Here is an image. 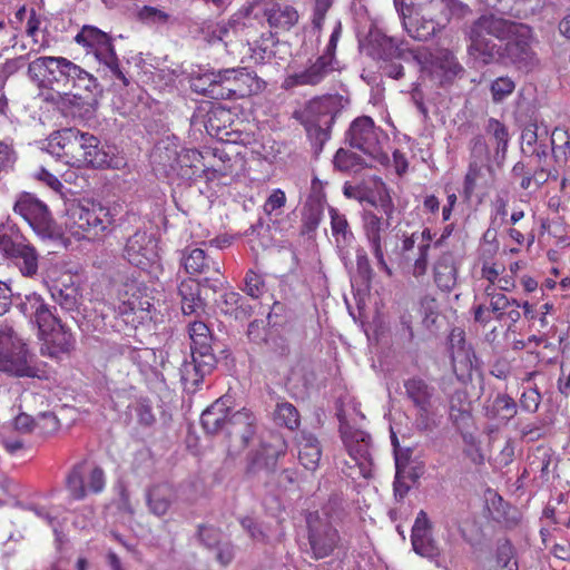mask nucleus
Masks as SVG:
<instances>
[{
  "label": "nucleus",
  "mask_w": 570,
  "mask_h": 570,
  "mask_svg": "<svg viewBox=\"0 0 570 570\" xmlns=\"http://www.w3.org/2000/svg\"><path fill=\"white\" fill-rule=\"evenodd\" d=\"M469 38L471 55L484 65L503 58L519 69L528 70L538 62L532 48V30L527 24L485 14L472 23Z\"/></svg>",
  "instance_id": "f257e3e1"
},
{
  "label": "nucleus",
  "mask_w": 570,
  "mask_h": 570,
  "mask_svg": "<svg viewBox=\"0 0 570 570\" xmlns=\"http://www.w3.org/2000/svg\"><path fill=\"white\" fill-rule=\"evenodd\" d=\"M362 228L376 266L389 277L393 275L389 261L399 255L400 234L391 230V222L375 212L364 210Z\"/></svg>",
  "instance_id": "f03ea898"
},
{
  "label": "nucleus",
  "mask_w": 570,
  "mask_h": 570,
  "mask_svg": "<svg viewBox=\"0 0 570 570\" xmlns=\"http://www.w3.org/2000/svg\"><path fill=\"white\" fill-rule=\"evenodd\" d=\"M115 223V214L100 203L71 204L65 217L67 232L77 239L97 237Z\"/></svg>",
  "instance_id": "7ed1b4c3"
},
{
  "label": "nucleus",
  "mask_w": 570,
  "mask_h": 570,
  "mask_svg": "<svg viewBox=\"0 0 570 570\" xmlns=\"http://www.w3.org/2000/svg\"><path fill=\"white\" fill-rule=\"evenodd\" d=\"M75 42L81 46L87 55H91L111 77L120 80L124 86H128L129 80L120 68L114 39L110 35L95 26L85 24L76 35Z\"/></svg>",
  "instance_id": "20e7f679"
},
{
  "label": "nucleus",
  "mask_w": 570,
  "mask_h": 570,
  "mask_svg": "<svg viewBox=\"0 0 570 570\" xmlns=\"http://www.w3.org/2000/svg\"><path fill=\"white\" fill-rule=\"evenodd\" d=\"M387 140L389 137L384 130L377 127L368 116L354 119L345 134V141L351 148L362 151L368 160L380 165L389 163V156L384 151Z\"/></svg>",
  "instance_id": "39448f33"
},
{
  "label": "nucleus",
  "mask_w": 570,
  "mask_h": 570,
  "mask_svg": "<svg viewBox=\"0 0 570 570\" xmlns=\"http://www.w3.org/2000/svg\"><path fill=\"white\" fill-rule=\"evenodd\" d=\"M32 356L26 343L11 327L0 330V371L16 376L37 375V368L32 366Z\"/></svg>",
  "instance_id": "423d86ee"
},
{
  "label": "nucleus",
  "mask_w": 570,
  "mask_h": 570,
  "mask_svg": "<svg viewBox=\"0 0 570 570\" xmlns=\"http://www.w3.org/2000/svg\"><path fill=\"white\" fill-rule=\"evenodd\" d=\"M184 269L189 275L203 276V286L218 292L224 288L226 279L223 273V263L198 247H186L180 257Z\"/></svg>",
  "instance_id": "0eeeda50"
},
{
  "label": "nucleus",
  "mask_w": 570,
  "mask_h": 570,
  "mask_svg": "<svg viewBox=\"0 0 570 570\" xmlns=\"http://www.w3.org/2000/svg\"><path fill=\"white\" fill-rule=\"evenodd\" d=\"M67 164L75 167L100 168L109 164V155L104 150L100 140L75 128L73 137L69 139Z\"/></svg>",
  "instance_id": "6e6552de"
},
{
  "label": "nucleus",
  "mask_w": 570,
  "mask_h": 570,
  "mask_svg": "<svg viewBox=\"0 0 570 570\" xmlns=\"http://www.w3.org/2000/svg\"><path fill=\"white\" fill-rule=\"evenodd\" d=\"M48 62L47 83L51 90L55 86L70 85L78 89H90L97 86V79L91 73L65 57H49Z\"/></svg>",
  "instance_id": "1a4fd4ad"
},
{
  "label": "nucleus",
  "mask_w": 570,
  "mask_h": 570,
  "mask_svg": "<svg viewBox=\"0 0 570 570\" xmlns=\"http://www.w3.org/2000/svg\"><path fill=\"white\" fill-rule=\"evenodd\" d=\"M13 210L21 216L29 226L41 237H50L53 234V219L48 206L30 193L18 196Z\"/></svg>",
  "instance_id": "9d476101"
},
{
  "label": "nucleus",
  "mask_w": 570,
  "mask_h": 570,
  "mask_svg": "<svg viewBox=\"0 0 570 570\" xmlns=\"http://www.w3.org/2000/svg\"><path fill=\"white\" fill-rule=\"evenodd\" d=\"M219 85L210 90L213 99H237L252 95L258 89L255 76L245 68L220 70Z\"/></svg>",
  "instance_id": "9b49d317"
},
{
  "label": "nucleus",
  "mask_w": 570,
  "mask_h": 570,
  "mask_svg": "<svg viewBox=\"0 0 570 570\" xmlns=\"http://www.w3.org/2000/svg\"><path fill=\"white\" fill-rule=\"evenodd\" d=\"M98 89L99 85L97 83L95 88L82 89L83 95L70 91H51L46 96V100L53 102L66 115L89 119L95 115L98 106Z\"/></svg>",
  "instance_id": "f8f14e48"
},
{
  "label": "nucleus",
  "mask_w": 570,
  "mask_h": 570,
  "mask_svg": "<svg viewBox=\"0 0 570 570\" xmlns=\"http://www.w3.org/2000/svg\"><path fill=\"white\" fill-rule=\"evenodd\" d=\"M225 433L229 439L228 455H238L256 434L255 415L246 409L233 412Z\"/></svg>",
  "instance_id": "ddd939ff"
},
{
  "label": "nucleus",
  "mask_w": 570,
  "mask_h": 570,
  "mask_svg": "<svg viewBox=\"0 0 570 570\" xmlns=\"http://www.w3.org/2000/svg\"><path fill=\"white\" fill-rule=\"evenodd\" d=\"M308 541L311 550L316 559L330 556L336 548L340 537L327 519H322L317 513L307 517Z\"/></svg>",
  "instance_id": "4468645a"
},
{
  "label": "nucleus",
  "mask_w": 570,
  "mask_h": 570,
  "mask_svg": "<svg viewBox=\"0 0 570 570\" xmlns=\"http://www.w3.org/2000/svg\"><path fill=\"white\" fill-rule=\"evenodd\" d=\"M48 326L39 327V337L42 341L40 352L42 355L57 357L61 353H68L73 348L75 340L71 332L53 315V322Z\"/></svg>",
  "instance_id": "2eb2a0df"
},
{
  "label": "nucleus",
  "mask_w": 570,
  "mask_h": 570,
  "mask_svg": "<svg viewBox=\"0 0 570 570\" xmlns=\"http://www.w3.org/2000/svg\"><path fill=\"white\" fill-rule=\"evenodd\" d=\"M414 59L421 65L423 70L431 75L442 76L449 81L463 71L454 55L448 49H438L435 52L417 51Z\"/></svg>",
  "instance_id": "dca6fc26"
},
{
  "label": "nucleus",
  "mask_w": 570,
  "mask_h": 570,
  "mask_svg": "<svg viewBox=\"0 0 570 570\" xmlns=\"http://www.w3.org/2000/svg\"><path fill=\"white\" fill-rule=\"evenodd\" d=\"M343 441L354 465L358 468L360 475L368 479L373 473V459L371 453V436L363 431L344 433Z\"/></svg>",
  "instance_id": "f3484780"
},
{
  "label": "nucleus",
  "mask_w": 570,
  "mask_h": 570,
  "mask_svg": "<svg viewBox=\"0 0 570 570\" xmlns=\"http://www.w3.org/2000/svg\"><path fill=\"white\" fill-rule=\"evenodd\" d=\"M124 257L138 268H147L157 258L155 239L146 232L137 230L127 239Z\"/></svg>",
  "instance_id": "a211bd4d"
},
{
  "label": "nucleus",
  "mask_w": 570,
  "mask_h": 570,
  "mask_svg": "<svg viewBox=\"0 0 570 570\" xmlns=\"http://www.w3.org/2000/svg\"><path fill=\"white\" fill-rule=\"evenodd\" d=\"M342 108V99L340 96H323L313 99L307 106L309 121L318 127L321 135L327 138L337 114Z\"/></svg>",
  "instance_id": "6ab92c4d"
},
{
  "label": "nucleus",
  "mask_w": 570,
  "mask_h": 570,
  "mask_svg": "<svg viewBox=\"0 0 570 570\" xmlns=\"http://www.w3.org/2000/svg\"><path fill=\"white\" fill-rule=\"evenodd\" d=\"M367 52L372 58L383 61H391L396 58L406 60L409 57L414 59L416 53V51L405 48L403 41L387 37L380 31L370 35Z\"/></svg>",
  "instance_id": "aec40b11"
},
{
  "label": "nucleus",
  "mask_w": 570,
  "mask_h": 570,
  "mask_svg": "<svg viewBox=\"0 0 570 570\" xmlns=\"http://www.w3.org/2000/svg\"><path fill=\"white\" fill-rule=\"evenodd\" d=\"M411 541L413 550L429 559L440 556V548L432 537V524L424 510L419 511L412 527Z\"/></svg>",
  "instance_id": "412c9836"
},
{
  "label": "nucleus",
  "mask_w": 570,
  "mask_h": 570,
  "mask_svg": "<svg viewBox=\"0 0 570 570\" xmlns=\"http://www.w3.org/2000/svg\"><path fill=\"white\" fill-rule=\"evenodd\" d=\"M216 363L215 356L191 354V361L184 362L179 368L184 389L188 392H195L204 377L213 372Z\"/></svg>",
  "instance_id": "4be33fe9"
},
{
  "label": "nucleus",
  "mask_w": 570,
  "mask_h": 570,
  "mask_svg": "<svg viewBox=\"0 0 570 570\" xmlns=\"http://www.w3.org/2000/svg\"><path fill=\"white\" fill-rule=\"evenodd\" d=\"M176 501V490L169 483H157L146 490L148 511L157 518L167 515Z\"/></svg>",
  "instance_id": "5701e85b"
},
{
  "label": "nucleus",
  "mask_w": 570,
  "mask_h": 570,
  "mask_svg": "<svg viewBox=\"0 0 570 570\" xmlns=\"http://www.w3.org/2000/svg\"><path fill=\"white\" fill-rule=\"evenodd\" d=\"M229 403V397H219L202 413L200 423L208 434L226 432L227 423L233 414Z\"/></svg>",
  "instance_id": "b1692460"
},
{
  "label": "nucleus",
  "mask_w": 570,
  "mask_h": 570,
  "mask_svg": "<svg viewBox=\"0 0 570 570\" xmlns=\"http://www.w3.org/2000/svg\"><path fill=\"white\" fill-rule=\"evenodd\" d=\"M403 27L411 38L425 41L444 26L440 20L436 9H432L420 16H414L412 19H405Z\"/></svg>",
  "instance_id": "393cba45"
},
{
  "label": "nucleus",
  "mask_w": 570,
  "mask_h": 570,
  "mask_svg": "<svg viewBox=\"0 0 570 570\" xmlns=\"http://www.w3.org/2000/svg\"><path fill=\"white\" fill-rule=\"evenodd\" d=\"M451 355L453 371L460 380H463L471 373L475 355L461 332L451 334Z\"/></svg>",
  "instance_id": "a878e982"
},
{
  "label": "nucleus",
  "mask_w": 570,
  "mask_h": 570,
  "mask_svg": "<svg viewBox=\"0 0 570 570\" xmlns=\"http://www.w3.org/2000/svg\"><path fill=\"white\" fill-rule=\"evenodd\" d=\"M37 327H47L48 322H53V312L45 299L36 293L26 295L17 306Z\"/></svg>",
  "instance_id": "bb28decb"
},
{
  "label": "nucleus",
  "mask_w": 570,
  "mask_h": 570,
  "mask_svg": "<svg viewBox=\"0 0 570 570\" xmlns=\"http://www.w3.org/2000/svg\"><path fill=\"white\" fill-rule=\"evenodd\" d=\"M23 277L36 278L39 272V254L36 247L26 238L22 244L8 257Z\"/></svg>",
  "instance_id": "cd10ccee"
},
{
  "label": "nucleus",
  "mask_w": 570,
  "mask_h": 570,
  "mask_svg": "<svg viewBox=\"0 0 570 570\" xmlns=\"http://www.w3.org/2000/svg\"><path fill=\"white\" fill-rule=\"evenodd\" d=\"M459 265L451 253H443L434 263L433 276L436 286L443 292H451L458 284Z\"/></svg>",
  "instance_id": "c85d7f7f"
},
{
  "label": "nucleus",
  "mask_w": 570,
  "mask_h": 570,
  "mask_svg": "<svg viewBox=\"0 0 570 570\" xmlns=\"http://www.w3.org/2000/svg\"><path fill=\"white\" fill-rule=\"evenodd\" d=\"M200 286L203 281L195 278H185L177 286V295L180 298L181 312L184 315H193L204 312L205 303L200 297Z\"/></svg>",
  "instance_id": "c756f323"
},
{
  "label": "nucleus",
  "mask_w": 570,
  "mask_h": 570,
  "mask_svg": "<svg viewBox=\"0 0 570 570\" xmlns=\"http://www.w3.org/2000/svg\"><path fill=\"white\" fill-rule=\"evenodd\" d=\"M333 71L334 66L328 62L327 56H320L304 70L291 76L289 81L295 86H316Z\"/></svg>",
  "instance_id": "7c9ffc66"
},
{
  "label": "nucleus",
  "mask_w": 570,
  "mask_h": 570,
  "mask_svg": "<svg viewBox=\"0 0 570 570\" xmlns=\"http://www.w3.org/2000/svg\"><path fill=\"white\" fill-rule=\"evenodd\" d=\"M298 460L301 464L309 471H315L318 468L322 449L318 440L309 434L303 432L297 441Z\"/></svg>",
  "instance_id": "2f4dec72"
},
{
  "label": "nucleus",
  "mask_w": 570,
  "mask_h": 570,
  "mask_svg": "<svg viewBox=\"0 0 570 570\" xmlns=\"http://www.w3.org/2000/svg\"><path fill=\"white\" fill-rule=\"evenodd\" d=\"M490 144L494 147V161L500 166L503 164L509 145V132L505 125L499 120L491 118L485 127Z\"/></svg>",
  "instance_id": "473e14b6"
},
{
  "label": "nucleus",
  "mask_w": 570,
  "mask_h": 570,
  "mask_svg": "<svg viewBox=\"0 0 570 570\" xmlns=\"http://www.w3.org/2000/svg\"><path fill=\"white\" fill-rule=\"evenodd\" d=\"M405 393L407 397L414 403L419 410L432 407V396L434 389L430 386L424 380L412 377L404 383Z\"/></svg>",
  "instance_id": "72a5a7b5"
},
{
  "label": "nucleus",
  "mask_w": 570,
  "mask_h": 570,
  "mask_svg": "<svg viewBox=\"0 0 570 570\" xmlns=\"http://www.w3.org/2000/svg\"><path fill=\"white\" fill-rule=\"evenodd\" d=\"M331 229L335 238L336 247L340 252L351 246L354 240V234L350 228L345 215L341 214L336 208L330 207Z\"/></svg>",
  "instance_id": "f704fd0d"
},
{
  "label": "nucleus",
  "mask_w": 570,
  "mask_h": 570,
  "mask_svg": "<svg viewBox=\"0 0 570 570\" xmlns=\"http://www.w3.org/2000/svg\"><path fill=\"white\" fill-rule=\"evenodd\" d=\"M335 169L346 174H357L364 168L373 167L374 161L344 148H340L333 159Z\"/></svg>",
  "instance_id": "c9c22d12"
},
{
  "label": "nucleus",
  "mask_w": 570,
  "mask_h": 570,
  "mask_svg": "<svg viewBox=\"0 0 570 570\" xmlns=\"http://www.w3.org/2000/svg\"><path fill=\"white\" fill-rule=\"evenodd\" d=\"M271 27L288 30L298 20V13L292 6L273 4L265 12Z\"/></svg>",
  "instance_id": "e433bc0d"
},
{
  "label": "nucleus",
  "mask_w": 570,
  "mask_h": 570,
  "mask_svg": "<svg viewBox=\"0 0 570 570\" xmlns=\"http://www.w3.org/2000/svg\"><path fill=\"white\" fill-rule=\"evenodd\" d=\"M484 169L490 170L487 164L471 160L463 183V195L470 199L476 188L485 185Z\"/></svg>",
  "instance_id": "4c0bfd02"
},
{
  "label": "nucleus",
  "mask_w": 570,
  "mask_h": 570,
  "mask_svg": "<svg viewBox=\"0 0 570 570\" xmlns=\"http://www.w3.org/2000/svg\"><path fill=\"white\" fill-rule=\"evenodd\" d=\"M218 307L222 313L233 316L235 320L246 318L250 314V307L245 305L243 296L235 292L225 293Z\"/></svg>",
  "instance_id": "58836bf2"
},
{
  "label": "nucleus",
  "mask_w": 570,
  "mask_h": 570,
  "mask_svg": "<svg viewBox=\"0 0 570 570\" xmlns=\"http://www.w3.org/2000/svg\"><path fill=\"white\" fill-rule=\"evenodd\" d=\"M26 237L12 224H0V254L7 259L18 248Z\"/></svg>",
  "instance_id": "ea45409f"
},
{
  "label": "nucleus",
  "mask_w": 570,
  "mask_h": 570,
  "mask_svg": "<svg viewBox=\"0 0 570 570\" xmlns=\"http://www.w3.org/2000/svg\"><path fill=\"white\" fill-rule=\"evenodd\" d=\"M396 11L399 12L402 21L412 19L414 16H420L429 10L436 9L438 2L435 0H393Z\"/></svg>",
  "instance_id": "a19ab883"
},
{
  "label": "nucleus",
  "mask_w": 570,
  "mask_h": 570,
  "mask_svg": "<svg viewBox=\"0 0 570 570\" xmlns=\"http://www.w3.org/2000/svg\"><path fill=\"white\" fill-rule=\"evenodd\" d=\"M517 414V403L508 394H498L493 401L492 407L487 409L485 415L489 419L500 417L508 422Z\"/></svg>",
  "instance_id": "79ce46f5"
},
{
  "label": "nucleus",
  "mask_w": 570,
  "mask_h": 570,
  "mask_svg": "<svg viewBox=\"0 0 570 570\" xmlns=\"http://www.w3.org/2000/svg\"><path fill=\"white\" fill-rule=\"evenodd\" d=\"M86 464V461H82L73 465L66 479L67 489L75 500H82L87 494L83 479Z\"/></svg>",
  "instance_id": "37998d69"
},
{
  "label": "nucleus",
  "mask_w": 570,
  "mask_h": 570,
  "mask_svg": "<svg viewBox=\"0 0 570 570\" xmlns=\"http://www.w3.org/2000/svg\"><path fill=\"white\" fill-rule=\"evenodd\" d=\"M567 132L563 130L554 129L550 137L541 139L537 146L532 148L533 151H527V156L537 159L539 165H543L548 159L550 151L554 149V142L557 139H566Z\"/></svg>",
  "instance_id": "c03bdc74"
},
{
  "label": "nucleus",
  "mask_w": 570,
  "mask_h": 570,
  "mask_svg": "<svg viewBox=\"0 0 570 570\" xmlns=\"http://www.w3.org/2000/svg\"><path fill=\"white\" fill-rule=\"evenodd\" d=\"M73 131L75 128H66L51 134L48 139V151L67 163V148L69 146L67 141L73 137Z\"/></svg>",
  "instance_id": "a18cd8bd"
},
{
  "label": "nucleus",
  "mask_w": 570,
  "mask_h": 570,
  "mask_svg": "<svg viewBox=\"0 0 570 570\" xmlns=\"http://www.w3.org/2000/svg\"><path fill=\"white\" fill-rule=\"evenodd\" d=\"M73 131L75 128H66L51 134L48 139V151L67 163V148L69 146L67 141L73 137Z\"/></svg>",
  "instance_id": "49530a36"
},
{
  "label": "nucleus",
  "mask_w": 570,
  "mask_h": 570,
  "mask_svg": "<svg viewBox=\"0 0 570 570\" xmlns=\"http://www.w3.org/2000/svg\"><path fill=\"white\" fill-rule=\"evenodd\" d=\"M450 417L455 424L470 417V403L464 390H458L451 395Z\"/></svg>",
  "instance_id": "de8ad7c7"
},
{
  "label": "nucleus",
  "mask_w": 570,
  "mask_h": 570,
  "mask_svg": "<svg viewBox=\"0 0 570 570\" xmlns=\"http://www.w3.org/2000/svg\"><path fill=\"white\" fill-rule=\"evenodd\" d=\"M438 2L436 11L440 9V20L443 26L450 21L451 18H463L470 12V8L459 0H435Z\"/></svg>",
  "instance_id": "09e8293b"
},
{
  "label": "nucleus",
  "mask_w": 570,
  "mask_h": 570,
  "mask_svg": "<svg viewBox=\"0 0 570 570\" xmlns=\"http://www.w3.org/2000/svg\"><path fill=\"white\" fill-rule=\"evenodd\" d=\"M259 449L266 458L265 465H269L272 471L275 470L278 459L286 453V444L281 436H273L271 441L262 442Z\"/></svg>",
  "instance_id": "8fccbe9b"
},
{
  "label": "nucleus",
  "mask_w": 570,
  "mask_h": 570,
  "mask_svg": "<svg viewBox=\"0 0 570 570\" xmlns=\"http://www.w3.org/2000/svg\"><path fill=\"white\" fill-rule=\"evenodd\" d=\"M274 415L277 424L284 425L289 430H295L299 425V413L292 403H278Z\"/></svg>",
  "instance_id": "3c124183"
},
{
  "label": "nucleus",
  "mask_w": 570,
  "mask_h": 570,
  "mask_svg": "<svg viewBox=\"0 0 570 570\" xmlns=\"http://www.w3.org/2000/svg\"><path fill=\"white\" fill-rule=\"evenodd\" d=\"M544 137H549L547 127H539L537 124H530L524 127L521 134L522 153L533 151L532 148Z\"/></svg>",
  "instance_id": "603ef678"
},
{
  "label": "nucleus",
  "mask_w": 570,
  "mask_h": 570,
  "mask_svg": "<svg viewBox=\"0 0 570 570\" xmlns=\"http://www.w3.org/2000/svg\"><path fill=\"white\" fill-rule=\"evenodd\" d=\"M491 312L494 314L497 321H502L505 311L511 306L520 307V303L514 298H509L505 294L499 292L497 295H491L488 301Z\"/></svg>",
  "instance_id": "864d4df0"
},
{
  "label": "nucleus",
  "mask_w": 570,
  "mask_h": 570,
  "mask_svg": "<svg viewBox=\"0 0 570 570\" xmlns=\"http://www.w3.org/2000/svg\"><path fill=\"white\" fill-rule=\"evenodd\" d=\"M137 16L141 22L150 26H163L169 20L167 12L151 6H144L139 9Z\"/></svg>",
  "instance_id": "5fc2aeb1"
},
{
  "label": "nucleus",
  "mask_w": 570,
  "mask_h": 570,
  "mask_svg": "<svg viewBox=\"0 0 570 570\" xmlns=\"http://www.w3.org/2000/svg\"><path fill=\"white\" fill-rule=\"evenodd\" d=\"M497 564L501 570H518V562L514 560V549L509 541L499 544Z\"/></svg>",
  "instance_id": "6e6d98bb"
},
{
  "label": "nucleus",
  "mask_w": 570,
  "mask_h": 570,
  "mask_svg": "<svg viewBox=\"0 0 570 570\" xmlns=\"http://www.w3.org/2000/svg\"><path fill=\"white\" fill-rule=\"evenodd\" d=\"M420 311L423 317V324L431 327L439 317L438 302L434 297L425 295L420 301Z\"/></svg>",
  "instance_id": "4d7b16f0"
},
{
  "label": "nucleus",
  "mask_w": 570,
  "mask_h": 570,
  "mask_svg": "<svg viewBox=\"0 0 570 570\" xmlns=\"http://www.w3.org/2000/svg\"><path fill=\"white\" fill-rule=\"evenodd\" d=\"M220 70L206 72L196 78L193 82V88L197 92H202L210 97V90L219 85Z\"/></svg>",
  "instance_id": "13d9d810"
},
{
  "label": "nucleus",
  "mask_w": 570,
  "mask_h": 570,
  "mask_svg": "<svg viewBox=\"0 0 570 570\" xmlns=\"http://www.w3.org/2000/svg\"><path fill=\"white\" fill-rule=\"evenodd\" d=\"M50 292L53 301L63 309L71 311L76 307L77 297L73 288L67 287L62 289L55 286L50 288Z\"/></svg>",
  "instance_id": "bf43d9fd"
},
{
  "label": "nucleus",
  "mask_w": 570,
  "mask_h": 570,
  "mask_svg": "<svg viewBox=\"0 0 570 570\" xmlns=\"http://www.w3.org/2000/svg\"><path fill=\"white\" fill-rule=\"evenodd\" d=\"M514 88V81L509 77H500L495 79L491 85L493 101H502L513 92Z\"/></svg>",
  "instance_id": "052dcab7"
},
{
  "label": "nucleus",
  "mask_w": 570,
  "mask_h": 570,
  "mask_svg": "<svg viewBox=\"0 0 570 570\" xmlns=\"http://www.w3.org/2000/svg\"><path fill=\"white\" fill-rule=\"evenodd\" d=\"M59 428L60 422L52 412H41L36 419V429H39L43 435H50Z\"/></svg>",
  "instance_id": "680f3d73"
},
{
  "label": "nucleus",
  "mask_w": 570,
  "mask_h": 570,
  "mask_svg": "<svg viewBox=\"0 0 570 570\" xmlns=\"http://www.w3.org/2000/svg\"><path fill=\"white\" fill-rule=\"evenodd\" d=\"M542 400V395L539 392L538 387H530L524 391L520 396V406L523 411L529 413H535L539 410L540 403Z\"/></svg>",
  "instance_id": "e2e57ef3"
},
{
  "label": "nucleus",
  "mask_w": 570,
  "mask_h": 570,
  "mask_svg": "<svg viewBox=\"0 0 570 570\" xmlns=\"http://www.w3.org/2000/svg\"><path fill=\"white\" fill-rule=\"evenodd\" d=\"M266 458L264 456V453L258 448L252 452L248 453L247 456V466H246V473L248 474H256L261 471H267L271 472L272 469L269 465H265Z\"/></svg>",
  "instance_id": "0e129e2a"
},
{
  "label": "nucleus",
  "mask_w": 570,
  "mask_h": 570,
  "mask_svg": "<svg viewBox=\"0 0 570 570\" xmlns=\"http://www.w3.org/2000/svg\"><path fill=\"white\" fill-rule=\"evenodd\" d=\"M49 57H39L32 60L28 66V75L32 80L48 81Z\"/></svg>",
  "instance_id": "69168bd1"
},
{
  "label": "nucleus",
  "mask_w": 570,
  "mask_h": 570,
  "mask_svg": "<svg viewBox=\"0 0 570 570\" xmlns=\"http://www.w3.org/2000/svg\"><path fill=\"white\" fill-rule=\"evenodd\" d=\"M373 205L376 207L379 216H383V219L391 222L395 206L387 190L380 191L377 200L373 202Z\"/></svg>",
  "instance_id": "338daca9"
},
{
  "label": "nucleus",
  "mask_w": 570,
  "mask_h": 570,
  "mask_svg": "<svg viewBox=\"0 0 570 570\" xmlns=\"http://www.w3.org/2000/svg\"><path fill=\"white\" fill-rule=\"evenodd\" d=\"M322 220V210L318 207H311L303 213L302 232L304 234L313 233L317 229Z\"/></svg>",
  "instance_id": "774afa93"
}]
</instances>
